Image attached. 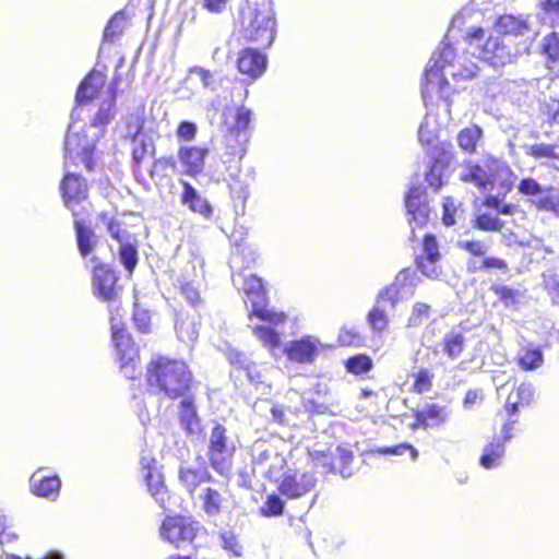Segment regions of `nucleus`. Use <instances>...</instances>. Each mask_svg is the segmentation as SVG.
<instances>
[{"label":"nucleus","mask_w":559,"mask_h":559,"mask_svg":"<svg viewBox=\"0 0 559 559\" xmlns=\"http://www.w3.org/2000/svg\"><path fill=\"white\" fill-rule=\"evenodd\" d=\"M477 72L478 66L475 62L467 60L464 56H457L450 44L442 43L441 47L433 52L425 71V84L421 90L424 100H432L437 95L447 103L450 94L447 76L450 75L459 82L473 79Z\"/></svg>","instance_id":"1"},{"label":"nucleus","mask_w":559,"mask_h":559,"mask_svg":"<svg viewBox=\"0 0 559 559\" xmlns=\"http://www.w3.org/2000/svg\"><path fill=\"white\" fill-rule=\"evenodd\" d=\"M233 284L239 292L243 293L246 305L251 307L250 320L255 317L262 322L253 325V334L265 348L275 354L280 343V332L275 328L286 321V314L266 307V294L260 277L243 272H234Z\"/></svg>","instance_id":"2"},{"label":"nucleus","mask_w":559,"mask_h":559,"mask_svg":"<svg viewBox=\"0 0 559 559\" xmlns=\"http://www.w3.org/2000/svg\"><path fill=\"white\" fill-rule=\"evenodd\" d=\"M191 381L192 374L183 361L158 357L147 366L150 388L171 400L185 396Z\"/></svg>","instance_id":"3"},{"label":"nucleus","mask_w":559,"mask_h":559,"mask_svg":"<svg viewBox=\"0 0 559 559\" xmlns=\"http://www.w3.org/2000/svg\"><path fill=\"white\" fill-rule=\"evenodd\" d=\"M467 53L493 68L512 63L516 57L512 41L501 35L486 34L484 28H472L465 36Z\"/></svg>","instance_id":"4"},{"label":"nucleus","mask_w":559,"mask_h":559,"mask_svg":"<svg viewBox=\"0 0 559 559\" xmlns=\"http://www.w3.org/2000/svg\"><path fill=\"white\" fill-rule=\"evenodd\" d=\"M514 174L506 162L486 157L483 164L468 165L460 173L461 180L487 191L499 186L498 195H506L513 186Z\"/></svg>","instance_id":"5"},{"label":"nucleus","mask_w":559,"mask_h":559,"mask_svg":"<svg viewBox=\"0 0 559 559\" xmlns=\"http://www.w3.org/2000/svg\"><path fill=\"white\" fill-rule=\"evenodd\" d=\"M240 33L247 41L269 47L275 37V14L271 3L266 0L248 3L241 10Z\"/></svg>","instance_id":"6"},{"label":"nucleus","mask_w":559,"mask_h":559,"mask_svg":"<svg viewBox=\"0 0 559 559\" xmlns=\"http://www.w3.org/2000/svg\"><path fill=\"white\" fill-rule=\"evenodd\" d=\"M207 459L211 466L221 475L229 473L231 457L237 449V437L216 419L210 421V431L206 433Z\"/></svg>","instance_id":"7"},{"label":"nucleus","mask_w":559,"mask_h":559,"mask_svg":"<svg viewBox=\"0 0 559 559\" xmlns=\"http://www.w3.org/2000/svg\"><path fill=\"white\" fill-rule=\"evenodd\" d=\"M111 336L115 344L121 372L128 379L136 376L138 348L123 324L116 318H110Z\"/></svg>","instance_id":"8"},{"label":"nucleus","mask_w":559,"mask_h":559,"mask_svg":"<svg viewBox=\"0 0 559 559\" xmlns=\"http://www.w3.org/2000/svg\"><path fill=\"white\" fill-rule=\"evenodd\" d=\"M245 154L246 136L235 139L234 131H230L224 139V150L218 153V160L215 164L217 178L241 174V159Z\"/></svg>","instance_id":"9"},{"label":"nucleus","mask_w":559,"mask_h":559,"mask_svg":"<svg viewBox=\"0 0 559 559\" xmlns=\"http://www.w3.org/2000/svg\"><path fill=\"white\" fill-rule=\"evenodd\" d=\"M95 143L88 140L85 134L74 131L73 126H69L64 141V166L69 163L73 165L82 164L86 169H93V153Z\"/></svg>","instance_id":"10"},{"label":"nucleus","mask_w":559,"mask_h":559,"mask_svg":"<svg viewBox=\"0 0 559 559\" xmlns=\"http://www.w3.org/2000/svg\"><path fill=\"white\" fill-rule=\"evenodd\" d=\"M60 191L64 205L73 216H81L85 206L82 203L87 199V185L83 177L67 171L60 182Z\"/></svg>","instance_id":"11"},{"label":"nucleus","mask_w":559,"mask_h":559,"mask_svg":"<svg viewBox=\"0 0 559 559\" xmlns=\"http://www.w3.org/2000/svg\"><path fill=\"white\" fill-rule=\"evenodd\" d=\"M93 271V288L100 299L110 301L117 297V276L109 265L102 263L97 257H92L87 263Z\"/></svg>","instance_id":"12"},{"label":"nucleus","mask_w":559,"mask_h":559,"mask_svg":"<svg viewBox=\"0 0 559 559\" xmlns=\"http://www.w3.org/2000/svg\"><path fill=\"white\" fill-rule=\"evenodd\" d=\"M519 192L530 197V201L539 210L554 211L559 210V194L552 187H543L534 178H524L518 186Z\"/></svg>","instance_id":"13"},{"label":"nucleus","mask_w":559,"mask_h":559,"mask_svg":"<svg viewBox=\"0 0 559 559\" xmlns=\"http://www.w3.org/2000/svg\"><path fill=\"white\" fill-rule=\"evenodd\" d=\"M316 485L317 477L312 473L289 469L283 474L278 491L289 499H298L312 491Z\"/></svg>","instance_id":"14"},{"label":"nucleus","mask_w":559,"mask_h":559,"mask_svg":"<svg viewBox=\"0 0 559 559\" xmlns=\"http://www.w3.org/2000/svg\"><path fill=\"white\" fill-rule=\"evenodd\" d=\"M281 344V342L278 343ZM322 345L318 338L312 336L301 337L300 340L289 341L284 345L282 353L286 354L287 358L294 362L311 364L318 357ZM281 352L280 345L275 349V354Z\"/></svg>","instance_id":"15"},{"label":"nucleus","mask_w":559,"mask_h":559,"mask_svg":"<svg viewBox=\"0 0 559 559\" xmlns=\"http://www.w3.org/2000/svg\"><path fill=\"white\" fill-rule=\"evenodd\" d=\"M195 532L193 523L181 516L166 518L159 528L160 537L178 548L185 543L192 542Z\"/></svg>","instance_id":"16"},{"label":"nucleus","mask_w":559,"mask_h":559,"mask_svg":"<svg viewBox=\"0 0 559 559\" xmlns=\"http://www.w3.org/2000/svg\"><path fill=\"white\" fill-rule=\"evenodd\" d=\"M141 466L148 492L162 509H166L169 496L156 462L152 459L142 457Z\"/></svg>","instance_id":"17"},{"label":"nucleus","mask_w":559,"mask_h":559,"mask_svg":"<svg viewBox=\"0 0 559 559\" xmlns=\"http://www.w3.org/2000/svg\"><path fill=\"white\" fill-rule=\"evenodd\" d=\"M60 488V478L57 475H46L43 468H38L29 478V490L37 497L56 500Z\"/></svg>","instance_id":"18"},{"label":"nucleus","mask_w":559,"mask_h":559,"mask_svg":"<svg viewBox=\"0 0 559 559\" xmlns=\"http://www.w3.org/2000/svg\"><path fill=\"white\" fill-rule=\"evenodd\" d=\"M207 154L209 150L206 147L180 146L178 159L183 167V173L191 177L200 175L204 169Z\"/></svg>","instance_id":"19"},{"label":"nucleus","mask_w":559,"mask_h":559,"mask_svg":"<svg viewBox=\"0 0 559 559\" xmlns=\"http://www.w3.org/2000/svg\"><path fill=\"white\" fill-rule=\"evenodd\" d=\"M182 191L180 193V203L191 212L200 214L204 218H210L213 209L209 201L188 181L180 180Z\"/></svg>","instance_id":"20"},{"label":"nucleus","mask_w":559,"mask_h":559,"mask_svg":"<svg viewBox=\"0 0 559 559\" xmlns=\"http://www.w3.org/2000/svg\"><path fill=\"white\" fill-rule=\"evenodd\" d=\"M237 68L241 74L255 80L265 71L266 57L255 49H243L239 52Z\"/></svg>","instance_id":"21"},{"label":"nucleus","mask_w":559,"mask_h":559,"mask_svg":"<svg viewBox=\"0 0 559 559\" xmlns=\"http://www.w3.org/2000/svg\"><path fill=\"white\" fill-rule=\"evenodd\" d=\"M406 210L408 215L412 216V221L417 226L426 224L429 218V205L427 203V197L419 187L412 188L406 197Z\"/></svg>","instance_id":"22"},{"label":"nucleus","mask_w":559,"mask_h":559,"mask_svg":"<svg viewBox=\"0 0 559 559\" xmlns=\"http://www.w3.org/2000/svg\"><path fill=\"white\" fill-rule=\"evenodd\" d=\"M178 478L186 490L192 495L200 485L211 478V475L206 467H194L187 464L180 465L178 471Z\"/></svg>","instance_id":"23"},{"label":"nucleus","mask_w":559,"mask_h":559,"mask_svg":"<svg viewBox=\"0 0 559 559\" xmlns=\"http://www.w3.org/2000/svg\"><path fill=\"white\" fill-rule=\"evenodd\" d=\"M179 419L181 428L190 436L202 432L201 420L192 399L186 397L180 403Z\"/></svg>","instance_id":"24"},{"label":"nucleus","mask_w":559,"mask_h":559,"mask_svg":"<svg viewBox=\"0 0 559 559\" xmlns=\"http://www.w3.org/2000/svg\"><path fill=\"white\" fill-rule=\"evenodd\" d=\"M105 85V76L97 71H92L80 84L76 92V103L83 105L97 96Z\"/></svg>","instance_id":"25"},{"label":"nucleus","mask_w":559,"mask_h":559,"mask_svg":"<svg viewBox=\"0 0 559 559\" xmlns=\"http://www.w3.org/2000/svg\"><path fill=\"white\" fill-rule=\"evenodd\" d=\"M191 269L193 274L192 276L188 274L185 278L186 282L181 285V294L188 302L195 306L200 302V293L198 287L194 285V282L197 278H201L203 276V260L194 257L191 260Z\"/></svg>","instance_id":"26"},{"label":"nucleus","mask_w":559,"mask_h":559,"mask_svg":"<svg viewBox=\"0 0 559 559\" xmlns=\"http://www.w3.org/2000/svg\"><path fill=\"white\" fill-rule=\"evenodd\" d=\"M496 28L498 33L506 35H525L531 32V22L528 17L508 14L499 17Z\"/></svg>","instance_id":"27"},{"label":"nucleus","mask_w":559,"mask_h":559,"mask_svg":"<svg viewBox=\"0 0 559 559\" xmlns=\"http://www.w3.org/2000/svg\"><path fill=\"white\" fill-rule=\"evenodd\" d=\"M202 502V509L209 516L218 515L225 508L227 502L226 497L218 490L206 487L199 496Z\"/></svg>","instance_id":"28"},{"label":"nucleus","mask_w":559,"mask_h":559,"mask_svg":"<svg viewBox=\"0 0 559 559\" xmlns=\"http://www.w3.org/2000/svg\"><path fill=\"white\" fill-rule=\"evenodd\" d=\"M420 283V277L411 269L400 271L394 281L389 286H395L399 295L404 299L415 294L416 286Z\"/></svg>","instance_id":"29"},{"label":"nucleus","mask_w":559,"mask_h":559,"mask_svg":"<svg viewBox=\"0 0 559 559\" xmlns=\"http://www.w3.org/2000/svg\"><path fill=\"white\" fill-rule=\"evenodd\" d=\"M504 444L500 439L493 438L491 442L485 445L480 455V465L486 469L497 468L501 465L504 456Z\"/></svg>","instance_id":"30"},{"label":"nucleus","mask_w":559,"mask_h":559,"mask_svg":"<svg viewBox=\"0 0 559 559\" xmlns=\"http://www.w3.org/2000/svg\"><path fill=\"white\" fill-rule=\"evenodd\" d=\"M141 129L142 127L139 123V119H136V122L133 126L129 124L128 127V135L132 136L133 143L132 154L136 162H140L146 154L153 153L154 151L153 143L144 139V135L141 133Z\"/></svg>","instance_id":"31"},{"label":"nucleus","mask_w":559,"mask_h":559,"mask_svg":"<svg viewBox=\"0 0 559 559\" xmlns=\"http://www.w3.org/2000/svg\"><path fill=\"white\" fill-rule=\"evenodd\" d=\"M240 175L241 174L225 176L222 180L227 183L235 206H241V209H243L249 197V185L241 179ZM217 180H221V178H217Z\"/></svg>","instance_id":"32"},{"label":"nucleus","mask_w":559,"mask_h":559,"mask_svg":"<svg viewBox=\"0 0 559 559\" xmlns=\"http://www.w3.org/2000/svg\"><path fill=\"white\" fill-rule=\"evenodd\" d=\"M74 228L79 251L82 257L86 258L93 252L96 246V235L92 229L85 227L83 222L78 217L74 221Z\"/></svg>","instance_id":"33"},{"label":"nucleus","mask_w":559,"mask_h":559,"mask_svg":"<svg viewBox=\"0 0 559 559\" xmlns=\"http://www.w3.org/2000/svg\"><path fill=\"white\" fill-rule=\"evenodd\" d=\"M452 409L448 405L427 403L421 408V417L429 420L430 427H438L449 421Z\"/></svg>","instance_id":"34"},{"label":"nucleus","mask_w":559,"mask_h":559,"mask_svg":"<svg viewBox=\"0 0 559 559\" xmlns=\"http://www.w3.org/2000/svg\"><path fill=\"white\" fill-rule=\"evenodd\" d=\"M228 360L235 369L243 370L246 372L247 379L251 383L259 382V373L257 371V365L251 362L246 354L238 352L236 349H230L228 352Z\"/></svg>","instance_id":"35"},{"label":"nucleus","mask_w":559,"mask_h":559,"mask_svg":"<svg viewBox=\"0 0 559 559\" xmlns=\"http://www.w3.org/2000/svg\"><path fill=\"white\" fill-rule=\"evenodd\" d=\"M483 136V130L476 124L462 129L456 138L457 144L462 151L468 154L476 152L478 142Z\"/></svg>","instance_id":"36"},{"label":"nucleus","mask_w":559,"mask_h":559,"mask_svg":"<svg viewBox=\"0 0 559 559\" xmlns=\"http://www.w3.org/2000/svg\"><path fill=\"white\" fill-rule=\"evenodd\" d=\"M544 362V355L539 347L525 346L518 355V364L525 371L536 370Z\"/></svg>","instance_id":"37"},{"label":"nucleus","mask_w":559,"mask_h":559,"mask_svg":"<svg viewBox=\"0 0 559 559\" xmlns=\"http://www.w3.org/2000/svg\"><path fill=\"white\" fill-rule=\"evenodd\" d=\"M534 396V389L531 384L522 383L508 396L506 412H518L519 405H528Z\"/></svg>","instance_id":"38"},{"label":"nucleus","mask_w":559,"mask_h":559,"mask_svg":"<svg viewBox=\"0 0 559 559\" xmlns=\"http://www.w3.org/2000/svg\"><path fill=\"white\" fill-rule=\"evenodd\" d=\"M105 98L103 99V103L95 115L93 119V126L94 127H100L107 124L114 117V106H115V92L111 87L108 88L104 93Z\"/></svg>","instance_id":"39"},{"label":"nucleus","mask_w":559,"mask_h":559,"mask_svg":"<svg viewBox=\"0 0 559 559\" xmlns=\"http://www.w3.org/2000/svg\"><path fill=\"white\" fill-rule=\"evenodd\" d=\"M439 135V124L435 117L427 114L418 129V139L423 145H432Z\"/></svg>","instance_id":"40"},{"label":"nucleus","mask_w":559,"mask_h":559,"mask_svg":"<svg viewBox=\"0 0 559 559\" xmlns=\"http://www.w3.org/2000/svg\"><path fill=\"white\" fill-rule=\"evenodd\" d=\"M178 338L183 343H193L199 334L197 323L193 318H179L175 325Z\"/></svg>","instance_id":"41"},{"label":"nucleus","mask_w":559,"mask_h":559,"mask_svg":"<svg viewBox=\"0 0 559 559\" xmlns=\"http://www.w3.org/2000/svg\"><path fill=\"white\" fill-rule=\"evenodd\" d=\"M127 27V16L123 11L117 12L107 23L104 31V40L114 43Z\"/></svg>","instance_id":"42"},{"label":"nucleus","mask_w":559,"mask_h":559,"mask_svg":"<svg viewBox=\"0 0 559 559\" xmlns=\"http://www.w3.org/2000/svg\"><path fill=\"white\" fill-rule=\"evenodd\" d=\"M439 262L440 259H416L417 269L424 276L433 281H440L443 277V271Z\"/></svg>","instance_id":"43"},{"label":"nucleus","mask_w":559,"mask_h":559,"mask_svg":"<svg viewBox=\"0 0 559 559\" xmlns=\"http://www.w3.org/2000/svg\"><path fill=\"white\" fill-rule=\"evenodd\" d=\"M464 348V336L460 333L451 332L443 338V350L451 358H457Z\"/></svg>","instance_id":"44"},{"label":"nucleus","mask_w":559,"mask_h":559,"mask_svg":"<svg viewBox=\"0 0 559 559\" xmlns=\"http://www.w3.org/2000/svg\"><path fill=\"white\" fill-rule=\"evenodd\" d=\"M252 111L245 107L240 106L237 109L236 114V126H235V139H243L246 136V143L248 142V133L247 130L249 128V124L251 122Z\"/></svg>","instance_id":"45"},{"label":"nucleus","mask_w":559,"mask_h":559,"mask_svg":"<svg viewBox=\"0 0 559 559\" xmlns=\"http://www.w3.org/2000/svg\"><path fill=\"white\" fill-rule=\"evenodd\" d=\"M525 153L535 159L549 158L559 159V153L556 152V146L552 144L537 143L524 147Z\"/></svg>","instance_id":"46"},{"label":"nucleus","mask_w":559,"mask_h":559,"mask_svg":"<svg viewBox=\"0 0 559 559\" xmlns=\"http://www.w3.org/2000/svg\"><path fill=\"white\" fill-rule=\"evenodd\" d=\"M345 366L348 372L354 374H362L372 368V360L369 356L359 354L349 357L346 360Z\"/></svg>","instance_id":"47"},{"label":"nucleus","mask_w":559,"mask_h":559,"mask_svg":"<svg viewBox=\"0 0 559 559\" xmlns=\"http://www.w3.org/2000/svg\"><path fill=\"white\" fill-rule=\"evenodd\" d=\"M491 290L499 297L500 301L507 307H516L520 302V292L504 285H492Z\"/></svg>","instance_id":"48"},{"label":"nucleus","mask_w":559,"mask_h":559,"mask_svg":"<svg viewBox=\"0 0 559 559\" xmlns=\"http://www.w3.org/2000/svg\"><path fill=\"white\" fill-rule=\"evenodd\" d=\"M119 258L122 265L129 273H132L138 264V251L136 248L128 241L121 243L119 247Z\"/></svg>","instance_id":"49"},{"label":"nucleus","mask_w":559,"mask_h":559,"mask_svg":"<svg viewBox=\"0 0 559 559\" xmlns=\"http://www.w3.org/2000/svg\"><path fill=\"white\" fill-rule=\"evenodd\" d=\"M388 316L383 306L376 304L368 313V323L374 332H382L388 326Z\"/></svg>","instance_id":"50"},{"label":"nucleus","mask_w":559,"mask_h":559,"mask_svg":"<svg viewBox=\"0 0 559 559\" xmlns=\"http://www.w3.org/2000/svg\"><path fill=\"white\" fill-rule=\"evenodd\" d=\"M371 452L382 455H403L409 452L413 461H416L418 457V451L408 443H400L393 447H379L371 450Z\"/></svg>","instance_id":"51"},{"label":"nucleus","mask_w":559,"mask_h":559,"mask_svg":"<svg viewBox=\"0 0 559 559\" xmlns=\"http://www.w3.org/2000/svg\"><path fill=\"white\" fill-rule=\"evenodd\" d=\"M245 231L234 230L229 237L231 245L234 246V251L231 252L229 264L230 267H236L239 265V260L243 250H240L243 246L248 245L245 241Z\"/></svg>","instance_id":"52"},{"label":"nucleus","mask_w":559,"mask_h":559,"mask_svg":"<svg viewBox=\"0 0 559 559\" xmlns=\"http://www.w3.org/2000/svg\"><path fill=\"white\" fill-rule=\"evenodd\" d=\"M285 465L286 461L284 456L273 451V453L270 456V461L265 466V469L262 471V473L265 474L267 478L277 480Z\"/></svg>","instance_id":"53"},{"label":"nucleus","mask_w":559,"mask_h":559,"mask_svg":"<svg viewBox=\"0 0 559 559\" xmlns=\"http://www.w3.org/2000/svg\"><path fill=\"white\" fill-rule=\"evenodd\" d=\"M284 507L285 502L278 496L270 495L260 511L264 516H277L283 513Z\"/></svg>","instance_id":"54"},{"label":"nucleus","mask_w":559,"mask_h":559,"mask_svg":"<svg viewBox=\"0 0 559 559\" xmlns=\"http://www.w3.org/2000/svg\"><path fill=\"white\" fill-rule=\"evenodd\" d=\"M430 313V306L424 302H416L407 320L408 326H419L428 319Z\"/></svg>","instance_id":"55"},{"label":"nucleus","mask_w":559,"mask_h":559,"mask_svg":"<svg viewBox=\"0 0 559 559\" xmlns=\"http://www.w3.org/2000/svg\"><path fill=\"white\" fill-rule=\"evenodd\" d=\"M468 267L473 270H491L497 269L507 272L508 264L504 260L495 257H485L479 263L477 261H469Z\"/></svg>","instance_id":"56"},{"label":"nucleus","mask_w":559,"mask_h":559,"mask_svg":"<svg viewBox=\"0 0 559 559\" xmlns=\"http://www.w3.org/2000/svg\"><path fill=\"white\" fill-rule=\"evenodd\" d=\"M336 452L342 464L340 474L342 475L343 478L350 477L354 473L350 466L354 460L353 451L345 445H340L337 447Z\"/></svg>","instance_id":"57"},{"label":"nucleus","mask_w":559,"mask_h":559,"mask_svg":"<svg viewBox=\"0 0 559 559\" xmlns=\"http://www.w3.org/2000/svg\"><path fill=\"white\" fill-rule=\"evenodd\" d=\"M190 75L195 76L206 90L215 91L217 88L216 79L210 70L201 67H193L190 69Z\"/></svg>","instance_id":"58"},{"label":"nucleus","mask_w":559,"mask_h":559,"mask_svg":"<svg viewBox=\"0 0 559 559\" xmlns=\"http://www.w3.org/2000/svg\"><path fill=\"white\" fill-rule=\"evenodd\" d=\"M543 51L551 61L559 59V34L552 32L543 39Z\"/></svg>","instance_id":"59"},{"label":"nucleus","mask_w":559,"mask_h":559,"mask_svg":"<svg viewBox=\"0 0 559 559\" xmlns=\"http://www.w3.org/2000/svg\"><path fill=\"white\" fill-rule=\"evenodd\" d=\"M224 549L230 551L235 556H240L242 546L238 540V536L230 530H225L219 535Z\"/></svg>","instance_id":"60"},{"label":"nucleus","mask_w":559,"mask_h":559,"mask_svg":"<svg viewBox=\"0 0 559 559\" xmlns=\"http://www.w3.org/2000/svg\"><path fill=\"white\" fill-rule=\"evenodd\" d=\"M403 298L399 295L395 286H385L379 290L377 295L376 304L382 306V304H389L392 309L395 308L397 302Z\"/></svg>","instance_id":"61"},{"label":"nucleus","mask_w":559,"mask_h":559,"mask_svg":"<svg viewBox=\"0 0 559 559\" xmlns=\"http://www.w3.org/2000/svg\"><path fill=\"white\" fill-rule=\"evenodd\" d=\"M416 259H441L438 243L433 235L427 234L424 237L421 254Z\"/></svg>","instance_id":"62"},{"label":"nucleus","mask_w":559,"mask_h":559,"mask_svg":"<svg viewBox=\"0 0 559 559\" xmlns=\"http://www.w3.org/2000/svg\"><path fill=\"white\" fill-rule=\"evenodd\" d=\"M503 223L495 215L481 214L476 218V227L485 231H497L500 230Z\"/></svg>","instance_id":"63"},{"label":"nucleus","mask_w":559,"mask_h":559,"mask_svg":"<svg viewBox=\"0 0 559 559\" xmlns=\"http://www.w3.org/2000/svg\"><path fill=\"white\" fill-rule=\"evenodd\" d=\"M310 456L312 459L313 467L317 468L319 473L329 474L334 471L333 463L329 455L314 451L310 452Z\"/></svg>","instance_id":"64"}]
</instances>
